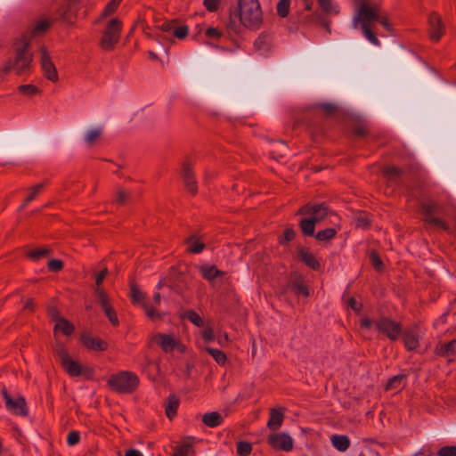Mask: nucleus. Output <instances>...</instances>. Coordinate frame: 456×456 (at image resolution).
<instances>
[{"label":"nucleus","instance_id":"bb28decb","mask_svg":"<svg viewBox=\"0 0 456 456\" xmlns=\"http://www.w3.org/2000/svg\"><path fill=\"white\" fill-rule=\"evenodd\" d=\"M102 135V128L94 127L88 130L84 135V141L87 146L92 147Z\"/></svg>","mask_w":456,"mask_h":456},{"label":"nucleus","instance_id":"5701e85b","mask_svg":"<svg viewBox=\"0 0 456 456\" xmlns=\"http://www.w3.org/2000/svg\"><path fill=\"white\" fill-rule=\"evenodd\" d=\"M75 330L74 325L67 319H58L53 328V333L56 335L57 332H61L66 336L71 335Z\"/></svg>","mask_w":456,"mask_h":456},{"label":"nucleus","instance_id":"7ed1b4c3","mask_svg":"<svg viewBox=\"0 0 456 456\" xmlns=\"http://www.w3.org/2000/svg\"><path fill=\"white\" fill-rule=\"evenodd\" d=\"M239 19L245 28L257 30L263 24V11L259 0H238Z\"/></svg>","mask_w":456,"mask_h":456},{"label":"nucleus","instance_id":"ddd939ff","mask_svg":"<svg viewBox=\"0 0 456 456\" xmlns=\"http://www.w3.org/2000/svg\"><path fill=\"white\" fill-rule=\"evenodd\" d=\"M151 340L158 344L165 353H171L179 344V340L173 335L165 333L153 335Z\"/></svg>","mask_w":456,"mask_h":456},{"label":"nucleus","instance_id":"2f4dec72","mask_svg":"<svg viewBox=\"0 0 456 456\" xmlns=\"http://www.w3.org/2000/svg\"><path fill=\"white\" fill-rule=\"evenodd\" d=\"M206 351L214 358V360L218 364L225 363L227 358H226L225 354L223 351H221L219 349L212 348V347H207Z\"/></svg>","mask_w":456,"mask_h":456},{"label":"nucleus","instance_id":"f03ea898","mask_svg":"<svg viewBox=\"0 0 456 456\" xmlns=\"http://www.w3.org/2000/svg\"><path fill=\"white\" fill-rule=\"evenodd\" d=\"M379 12L380 8L379 5H370L363 2L361 4L354 19V28L360 23L365 37L374 45H379V40L372 32V25L379 19Z\"/></svg>","mask_w":456,"mask_h":456},{"label":"nucleus","instance_id":"aec40b11","mask_svg":"<svg viewBox=\"0 0 456 456\" xmlns=\"http://www.w3.org/2000/svg\"><path fill=\"white\" fill-rule=\"evenodd\" d=\"M435 352L437 355L449 357L456 354V339L445 344H439L436 346Z\"/></svg>","mask_w":456,"mask_h":456},{"label":"nucleus","instance_id":"412c9836","mask_svg":"<svg viewBox=\"0 0 456 456\" xmlns=\"http://www.w3.org/2000/svg\"><path fill=\"white\" fill-rule=\"evenodd\" d=\"M223 421L224 418L218 411L207 412L202 416V422L209 428L218 427Z\"/></svg>","mask_w":456,"mask_h":456},{"label":"nucleus","instance_id":"603ef678","mask_svg":"<svg viewBox=\"0 0 456 456\" xmlns=\"http://www.w3.org/2000/svg\"><path fill=\"white\" fill-rule=\"evenodd\" d=\"M203 4L208 12H216L220 4V0H204Z\"/></svg>","mask_w":456,"mask_h":456},{"label":"nucleus","instance_id":"cd10ccee","mask_svg":"<svg viewBox=\"0 0 456 456\" xmlns=\"http://www.w3.org/2000/svg\"><path fill=\"white\" fill-rule=\"evenodd\" d=\"M315 224L316 222L312 217L303 218L299 223V226L305 235L313 236L314 233Z\"/></svg>","mask_w":456,"mask_h":456},{"label":"nucleus","instance_id":"6ab92c4d","mask_svg":"<svg viewBox=\"0 0 456 456\" xmlns=\"http://www.w3.org/2000/svg\"><path fill=\"white\" fill-rule=\"evenodd\" d=\"M289 288L297 295H302L304 297H309V290L305 285L304 279L300 275H294L289 281Z\"/></svg>","mask_w":456,"mask_h":456},{"label":"nucleus","instance_id":"052dcab7","mask_svg":"<svg viewBox=\"0 0 456 456\" xmlns=\"http://www.w3.org/2000/svg\"><path fill=\"white\" fill-rule=\"evenodd\" d=\"M108 274V269L104 267L96 276H95V284L96 288H101V284Z\"/></svg>","mask_w":456,"mask_h":456},{"label":"nucleus","instance_id":"79ce46f5","mask_svg":"<svg viewBox=\"0 0 456 456\" xmlns=\"http://www.w3.org/2000/svg\"><path fill=\"white\" fill-rule=\"evenodd\" d=\"M356 226L361 228H367L370 225V218L369 216L364 213H359L354 217Z\"/></svg>","mask_w":456,"mask_h":456},{"label":"nucleus","instance_id":"a18cd8bd","mask_svg":"<svg viewBox=\"0 0 456 456\" xmlns=\"http://www.w3.org/2000/svg\"><path fill=\"white\" fill-rule=\"evenodd\" d=\"M372 265L377 271L383 270V262L376 251H372L370 255Z\"/></svg>","mask_w":456,"mask_h":456},{"label":"nucleus","instance_id":"864d4df0","mask_svg":"<svg viewBox=\"0 0 456 456\" xmlns=\"http://www.w3.org/2000/svg\"><path fill=\"white\" fill-rule=\"evenodd\" d=\"M80 435L77 431H70L67 436V443L69 445H75L79 442Z\"/></svg>","mask_w":456,"mask_h":456},{"label":"nucleus","instance_id":"c9c22d12","mask_svg":"<svg viewBox=\"0 0 456 456\" xmlns=\"http://www.w3.org/2000/svg\"><path fill=\"white\" fill-rule=\"evenodd\" d=\"M252 452V444L248 442L240 441L237 443V453L240 456H248Z\"/></svg>","mask_w":456,"mask_h":456},{"label":"nucleus","instance_id":"49530a36","mask_svg":"<svg viewBox=\"0 0 456 456\" xmlns=\"http://www.w3.org/2000/svg\"><path fill=\"white\" fill-rule=\"evenodd\" d=\"M120 3L119 0H111L102 11V16H109L113 13Z\"/></svg>","mask_w":456,"mask_h":456},{"label":"nucleus","instance_id":"4d7b16f0","mask_svg":"<svg viewBox=\"0 0 456 456\" xmlns=\"http://www.w3.org/2000/svg\"><path fill=\"white\" fill-rule=\"evenodd\" d=\"M436 204L430 201L422 205V209L426 214V216H432V213L436 210Z\"/></svg>","mask_w":456,"mask_h":456},{"label":"nucleus","instance_id":"9d476101","mask_svg":"<svg viewBox=\"0 0 456 456\" xmlns=\"http://www.w3.org/2000/svg\"><path fill=\"white\" fill-rule=\"evenodd\" d=\"M131 298L134 303L142 304L146 314L152 320L159 319L160 314L149 303L144 301V294L139 289L136 284L132 283L130 287Z\"/></svg>","mask_w":456,"mask_h":456},{"label":"nucleus","instance_id":"f704fd0d","mask_svg":"<svg viewBox=\"0 0 456 456\" xmlns=\"http://www.w3.org/2000/svg\"><path fill=\"white\" fill-rule=\"evenodd\" d=\"M184 317L197 327L204 325L203 319L195 311L190 310L184 314Z\"/></svg>","mask_w":456,"mask_h":456},{"label":"nucleus","instance_id":"5fc2aeb1","mask_svg":"<svg viewBox=\"0 0 456 456\" xmlns=\"http://www.w3.org/2000/svg\"><path fill=\"white\" fill-rule=\"evenodd\" d=\"M307 20L310 23H319V22H321V23H322L324 25V27L327 28V30L329 32H330L329 23L322 21L321 14L315 12L312 16H310Z\"/></svg>","mask_w":456,"mask_h":456},{"label":"nucleus","instance_id":"37998d69","mask_svg":"<svg viewBox=\"0 0 456 456\" xmlns=\"http://www.w3.org/2000/svg\"><path fill=\"white\" fill-rule=\"evenodd\" d=\"M18 91L26 95H34L39 92L38 88L33 85L20 86Z\"/></svg>","mask_w":456,"mask_h":456},{"label":"nucleus","instance_id":"13d9d810","mask_svg":"<svg viewBox=\"0 0 456 456\" xmlns=\"http://www.w3.org/2000/svg\"><path fill=\"white\" fill-rule=\"evenodd\" d=\"M128 199V193L123 190H118L116 194L115 201L118 204H125L126 200Z\"/></svg>","mask_w":456,"mask_h":456},{"label":"nucleus","instance_id":"4be33fe9","mask_svg":"<svg viewBox=\"0 0 456 456\" xmlns=\"http://www.w3.org/2000/svg\"><path fill=\"white\" fill-rule=\"evenodd\" d=\"M179 403L180 400L175 395H170L167 397V401L165 405V412L169 419H172L176 415Z\"/></svg>","mask_w":456,"mask_h":456},{"label":"nucleus","instance_id":"8fccbe9b","mask_svg":"<svg viewBox=\"0 0 456 456\" xmlns=\"http://www.w3.org/2000/svg\"><path fill=\"white\" fill-rule=\"evenodd\" d=\"M47 267L52 272H59L63 268V263L59 259H51L47 263Z\"/></svg>","mask_w":456,"mask_h":456},{"label":"nucleus","instance_id":"423d86ee","mask_svg":"<svg viewBox=\"0 0 456 456\" xmlns=\"http://www.w3.org/2000/svg\"><path fill=\"white\" fill-rule=\"evenodd\" d=\"M121 29L122 21L119 19L113 18L108 21L100 41V45L104 51L110 52L114 49L119 41Z\"/></svg>","mask_w":456,"mask_h":456},{"label":"nucleus","instance_id":"69168bd1","mask_svg":"<svg viewBox=\"0 0 456 456\" xmlns=\"http://www.w3.org/2000/svg\"><path fill=\"white\" fill-rule=\"evenodd\" d=\"M160 29L162 32H173L174 30V24L173 22H164L160 25Z\"/></svg>","mask_w":456,"mask_h":456},{"label":"nucleus","instance_id":"e433bc0d","mask_svg":"<svg viewBox=\"0 0 456 456\" xmlns=\"http://www.w3.org/2000/svg\"><path fill=\"white\" fill-rule=\"evenodd\" d=\"M337 231L334 228H327L317 232L315 238L318 240H329L335 237Z\"/></svg>","mask_w":456,"mask_h":456},{"label":"nucleus","instance_id":"09e8293b","mask_svg":"<svg viewBox=\"0 0 456 456\" xmlns=\"http://www.w3.org/2000/svg\"><path fill=\"white\" fill-rule=\"evenodd\" d=\"M295 238V231L292 228H287L284 231L283 236L279 239L281 244L291 241Z\"/></svg>","mask_w":456,"mask_h":456},{"label":"nucleus","instance_id":"f3484780","mask_svg":"<svg viewBox=\"0 0 456 456\" xmlns=\"http://www.w3.org/2000/svg\"><path fill=\"white\" fill-rule=\"evenodd\" d=\"M403 342L407 350L412 351L419 346V333L417 328L405 330L403 332Z\"/></svg>","mask_w":456,"mask_h":456},{"label":"nucleus","instance_id":"4468645a","mask_svg":"<svg viewBox=\"0 0 456 456\" xmlns=\"http://www.w3.org/2000/svg\"><path fill=\"white\" fill-rule=\"evenodd\" d=\"M429 33L433 41L440 40L444 32V27L441 16L436 12H432L428 18Z\"/></svg>","mask_w":456,"mask_h":456},{"label":"nucleus","instance_id":"774afa93","mask_svg":"<svg viewBox=\"0 0 456 456\" xmlns=\"http://www.w3.org/2000/svg\"><path fill=\"white\" fill-rule=\"evenodd\" d=\"M322 108L328 114L334 112L336 110V106L331 103H323L322 104Z\"/></svg>","mask_w":456,"mask_h":456},{"label":"nucleus","instance_id":"39448f33","mask_svg":"<svg viewBox=\"0 0 456 456\" xmlns=\"http://www.w3.org/2000/svg\"><path fill=\"white\" fill-rule=\"evenodd\" d=\"M54 353L59 358L62 368L69 376L77 377L84 375L86 378L91 377L92 370L87 367H83L77 362L73 361L62 344H56Z\"/></svg>","mask_w":456,"mask_h":456},{"label":"nucleus","instance_id":"4c0bfd02","mask_svg":"<svg viewBox=\"0 0 456 456\" xmlns=\"http://www.w3.org/2000/svg\"><path fill=\"white\" fill-rule=\"evenodd\" d=\"M290 0H279L277 4V13L279 16L285 18L289 12Z\"/></svg>","mask_w":456,"mask_h":456},{"label":"nucleus","instance_id":"a211bd4d","mask_svg":"<svg viewBox=\"0 0 456 456\" xmlns=\"http://www.w3.org/2000/svg\"><path fill=\"white\" fill-rule=\"evenodd\" d=\"M83 345L94 351H105L108 348V344L98 337H91L88 335H83L81 338Z\"/></svg>","mask_w":456,"mask_h":456},{"label":"nucleus","instance_id":"7c9ffc66","mask_svg":"<svg viewBox=\"0 0 456 456\" xmlns=\"http://www.w3.org/2000/svg\"><path fill=\"white\" fill-rule=\"evenodd\" d=\"M318 4L322 8V12L326 14H338V9L333 5L331 0H317Z\"/></svg>","mask_w":456,"mask_h":456},{"label":"nucleus","instance_id":"ea45409f","mask_svg":"<svg viewBox=\"0 0 456 456\" xmlns=\"http://www.w3.org/2000/svg\"><path fill=\"white\" fill-rule=\"evenodd\" d=\"M383 172L389 180L396 179L402 174V170L397 167H387Z\"/></svg>","mask_w":456,"mask_h":456},{"label":"nucleus","instance_id":"473e14b6","mask_svg":"<svg viewBox=\"0 0 456 456\" xmlns=\"http://www.w3.org/2000/svg\"><path fill=\"white\" fill-rule=\"evenodd\" d=\"M50 21L47 20L37 21L31 30V37H36L45 32L50 27Z\"/></svg>","mask_w":456,"mask_h":456},{"label":"nucleus","instance_id":"c03bdc74","mask_svg":"<svg viewBox=\"0 0 456 456\" xmlns=\"http://www.w3.org/2000/svg\"><path fill=\"white\" fill-rule=\"evenodd\" d=\"M94 292L101 306L110 302L107 293L102 288H95Z\"/></svg>","mask_w":456,"mask_h":456},{"label":"nucleus","instance_id":"393cba45","mask_svg":"<svg viewBox=\"0 0 456 456\" xmlns=\"http://www.w3.org/2000/svg\"><path fill=\"white\" fill-rule=\"evenodd\" d=\"M200 273L202 277L208 281H212L224 274L216 265H202L200 267Z\"/></svg>","mask_w":456,"mask_h":456},{"label":"nucleus","instance_id":"f8f14e48","mask_svg":"<svg viewBox=\"0 0 456 456\" xmlns=\"http://www.w3.org/2000/svg\"><path fill=\"white\" fill-rule=\"evenodd\" d=\"M41 53V68L44 72L45 77L52 81V82H57L59 79L57 69L53 64V62L51 60V57L45 49V46H42L40 48Z\"/></svg>","mask_w":456,"mask_h":456},{"label":"nucleus","instance_id":"3c124183","mask_svg":"<svg viewBox=\"0 0 456 456\" xmlns=\"http://www.w3.org/2000/svg\"><path fill=\"white\" fill-rule=\"evenodd\" d=\"M188 31L187 26L174 27L173 35L179 39H183L188 35Z\"/></svg>","mask_w":456,"mask_h":456},{"label":"nucleus","instance_id":"6e6d98bb","mask_svg":"<svg viewBox=\"0 0 456 456\" xmlns=\"http://www.w3.org/2000/svg\"><path fill=\"white\" fill-rule=\"evenodd\" d=\"M104 313H105V315L107 316V318L109 319L110 322L113 326L118 325V323H119L118 318L117 314L113 308L109 309L108 311H105Z\"/></svg>","mask_w":456,"mask_h":456},{"label":"nucleus","instance_id":"20e7f679","mask_svg":"<svg viewBox=\"0 0 456 456\" xmlns=\"http://www.w3.org/2000/svg\"><path fill=\"white\" fill-rule=\"evenodd\" d=\"M140 380L138 376L128 370H122L111 375L108 379L110 388L118 394H132L138 386Z\"/></svg>","mask_w":456,"mask_h":456},{"label":"nucleus","instance_id":"dca6fc26","mask_svg":"<svg viewBox=\"0 0 456 456\" xmlns=\"http://www.w3.org/2000/svg\"><path fill=\"white\" fill-rule=\"evenodd\" d=\"M181 175L187 190L191 193L196 194L198 189L197 182L194 178V173L192 171V168L189 163H183Z\"/></svg>","mask_w":456,"mask_h":456},{"label":"nucleus","instance_id":"9b49d317","mask_svg":"<svg viewBox=\"0 0 456 456\" xmlns=\"http://www.w3.org/2000/svg\"><path fill=\"white\" fill-rule=\"evenodd\" d=\"M297 214L299 215H311L312 218L316 222L319 223L325 219L329 215V208L325 204H306L302 206L298 211Z\"/></svg>","mask_w":456,"mask_h":456},{"label":"nucleus","instance_id":"72a5a7b5","mask_svg":"<svg viewBox=\"0 0 456 456\" xmlns=\"http://www.w3.org/2000/svg\"><path fill=\"white\" fill-rule=\"evenodd\" d=\"M50 252H51L50 248H37V249H35V250H32V251L28 252L27 254V256L30 259H32L34 261H37L40 258L48 256L50 254Z\"/></svg>","mask_w":456,"mask_h":456},{"label":"nucleus","instance_id":"b1692460","mask_svg":"<svg viewBox=\"0 0 456 456\" xmlns=\"http://www.w3.org/2000/svg\"><path fill=\"white\" fill-rule=\"evenodd\" d=\"M330 442L339 452H346L350 446V439L345 435H333L330 437Z\"/></svg>","mask_w":456,"mask_h":456},{"label":"nucleus","instance_id":"a19ab883","mask_svg":"<svg viewBox=\"0 0 456 456\" xmlns=\"http://www.w3.org/2000/svg\"><path fill=\"white\" fill-rule=\"evenodd\" d=\"M425 220H426V222L432 224L442 230H444V231L449 230L448 224L441 218L434 217V216H426Z\"/></svg>","mask_w":456,"mask_h":456},{"label":"nucleus","instance_id":"c85d7f7f","mask_svg":"<svg viewBox=\"0 0 456 456\" xmlns=\"http://www.w3.org/2000/svg\"><path fill=\"white\" fill-rule=\"evenodd\" d=\"M406 376L399 374L391 378L387 384V390H399L401 389L405 381Z\"/></svg>","mask_w":456,"mask_h":456},{"label":"nucleus","instance_id":"6e6552de","mask_svg":"<svg viewBox=\"0 0 456 456\" xmlns=\"http://www.w3.org/2000/svg\"><path fill=\"white\" fill-rule=\"evenodd\" d=\"M377 330L391 340H396L402 333V326L389 318L382 317L375 322Z\"/></svg>","mask_w":456,"mask_h":456},{"label":"nucleus","instance_id":"58836bf2","mask_svg":"<svg viewBox=\"0 0 456 456\" xmlns=\"http://www.w3.org/2000/svg\"><path fill=\"white\" fill-rule=\"evenodd\" d=\"M47 184V182H42L37 183L28 189L29 194L28 195V200H33L36 197L43 191L45 186Z\"/></svg>","mask_w":456,"mask_h":456},{"label":"nucleus","instance_id":"e2e57ef3","mask_svg":"<svg viewBox=\"0 0 456 456\" xmlns=\"http://www.w3.org/2000/svg\"><path fill=\"white\" fill-rule=\"evenodd\" d=\"M206 35L208 37H216L218 38L221 37L222 33L216 28H208L206 31Z\"/></svg>","mask_w":456,"mask_h":456},{"label":"nucleus","instance_id":"680f3d73","mask_svg":"<svg viewBox=\"0 0 456 456\" xmlns=\"http://www.w3.org/2000/svg\"><path fill=\"white\" fill-rule=\"evenodd\" d=\"M189 446L182 445L180 446L172 456H188Z\"/></svg>","mask_w":456,"mask_h":456},{"label":"nucleus","instance_id":"a878e982","mask_svg":"<svg viewBox=\"0 0 456 456\" xmlns=\"http://www.w3.org/2000/svg\"><path fill=\"white\" fill-rule=\"evenodd\" d=\"M299 256H300V259L310 268H312L314 270H318L320 268L319 261L315 258L314 255L312 254L311 252H309L305 249H301L299 251Z\"/></svg>","mask_w":456,"mask_h":456},{"label":"nucleus","instance_id":"bf43d9fd","mask_svg":"<svg viewBox=\"0 0 456 456\" xmlns=\"http://www.w3.org/2000/svg\"><path fill=\"white\" fill-rule=\"evenodd\" d=\"M202 338L205 341L210 342L215 339L214 330L211 327H207L202 331Z\"/></svg>","mask_w":456,"mask_h":456},{"label":"nucleus","instance_id":"de8ad7c7","mask_svg":"<svg viewBox=\"0 0 456 456\" xmlns=\"http://www.w3.org/2000/svg\"><path fill=\"white\" fill-rule=\"evenodd\" d=\"M437 456H456V445L440 448Z\"/></svg>","mask_w":456,"mask_h":456},{"label":"nucleus","instance_id":"1a4fd4ad","mask_svg":"<svg viewBox=\"0 0 456 456\" xmlns=\"http://www.w3.org/2000/svg\"><path fill=\"white\" fill-rule=\"evenodd\" d=\"M2 395L5 402V407L9 411L21 416H26L28 414L26 402L23 397H19L16 400H13L4 387L2 388Z\"/></svg>","mask_w":456,"mask_h":456},{"label":"nucleus","instance_id":"f257e3e1","mask_svg":"<svg viewBox=\"0 0 456 456\" xmlns=\"http://www.w3.org/2000/svg\"><path fill=\"white\" fill-rule=\"evenodd\" d=\"M29 38L23 36L14 45V56L13 59L8 60L1 72L4 75L14 71L17 75H22L29 70L33 61V53L29 50Z\"/></svg>","mask_w":456,"mask_h":456},{"label":"nucleus","instance_id":"0eeeda50","mask_svg":"<svg viewBox=\"0 0 456 456\" xmlns=\"http://www.w3.org/2000/svg\"><path fill=\"white\" fill-rule=\"evenodd\" d=\"M266 442L275 451L290 452L294 447L293 438L286 432H272Z\"/></svg>","mask_w":456,"mask_h":456},{"label":"nucleus","instance_id":"2eb2a0df","mask_svg":"<svg viewBox=\"0 0 456 456\" xmlns=\"http://www.w3.org/2000/svg\"><path fill=\"white\" fill-rule=\"evenodd\" d=\"M269 412L270 416L266 426L271 431L276 432L282 426L285 418V409L282 407L271 408Z\"/></svg>","mask_w":456,"mask_h":456},{"label":"nucleus","instance_id":"338daca9","mask_svg":"<svg viewBox=\"0 0 456 456\" xmlns=\"http://www.w3.org/2000/svg\"><path fill=\"white\" fill-rule=\"evenodd\" d=\"M348 305L354 311H360L361 305L358 304V302L355 300V298L351 297L348 300Z\"/></svg>","mask_w":456,"mask_h":456},{"label":"nucleus","instance_id":"c756f323","mask_svg":"<svg viewBox=\"0 0 456 456\" xmlns=\"http://www.w3.org/2000/svg\"><path fill=\"white\" fill-rule=\"evenodd\" d=\"M187 243L189 244L188 250L194 254L200 253L205 248V244L194 236L188 238Z\"/></svg>","mask_w":456,"mask_h":456},{"label":"nucleus","instance_id":"0e129e2a","mask_svg":"<svg viewBox=\"0 0 456 456\" xmlns=\"http://www.w3.org/2000/svg\"><path fill=\"white\" fill-rule=\"evenodd\" d=\"M48 312H49V314H50L52 320L55 322H58V319H63V317H61L60 315L59 312L57 311V309L55 307L49 308Z\"/></svg>","mask_w":456,"mask_h":456}]
</instances>
